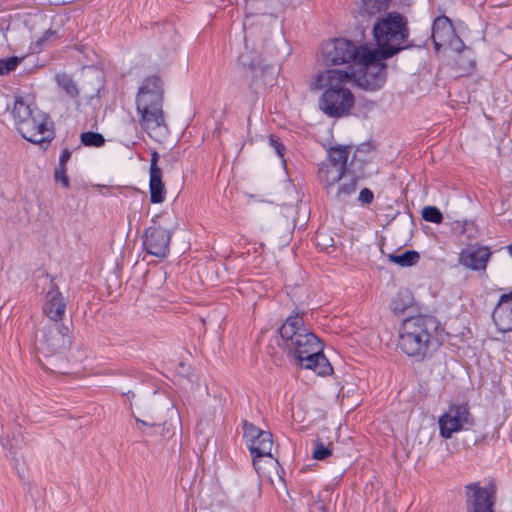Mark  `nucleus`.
Returning a JSON list of instances; mask_svg holds the SVG:
<instances>
[{
	"label": "nucleus",
	"instance_id": "obj_37",
	"mask_svg": "<svg viewBox=\"0 0 512 512\" xmlns=\"http://www.w3.org/2000/svg\"><path fill=\"white\" fill-rule=\"evenodd\" d=\"M56 36V33L54 31H51V30H47L42 37H40L37 41H36V46L37 48H42V46L49 40L55 38Z\"/></svg>",
	"mask_w": 512,
	"mask_h": 512
},
{
	"label": "nucleus",
	"instance_id": "obj_9",
	"mask_svg": "<svg viewBox=\"0 0 512 512\" xmlns=\"http://www.w3.org/2000/svg\"><path fill=\"white\" fill-rule=\"evenodd\" d=\"M467 509L469 512H494L497 485L493 478L482 486L472 482L464 487Z\"/></svg>",
	"mask_w": 512,
	"mask_h": 512
},
{
	"label": "nucleus",
	"instance_id": "obj_11",
	"mask_svg": "<svg viewBox=\"0 0 512 512\" xmlns=\"http://www.w3.org/2000/svg\"><path fill=\"white\" fill-rule=\"evenodd\" d=\"M362 46L357 47L352 41L338 38L327 41L321 46L320 60L325 65H342L358 61Z\"/></svg>",
	"mask_w": 512,
	"mask_h": 512
},
{
	"label": "nucleus",
	"instance_id": "obj_31",
	"mask_svg": "<svg viewBox=\"0 0 512 512\" xmlns=\"http://www.w3.org/2000/svg\"><path fill=\"white\" fill-rule=\"evenodd\" d=\"M331 455V450L327 448L323 443L317 442L313 450L312 456L316 460H324Z\"/></svg>",
	"mask_w": 512,
	"mask_h": 512
},
{
	"label": "nucleus",
	"instance_id": "obj_16",
	"mask_svg": "<svg viewBox=\"0 0 512 512\" xmlns=\"http://www.w3.org/2000/svg\"><path fill=\"white\" fill-rule=\"evenodd\" d=\"M144 246L155 257L165 258L169 253L171 233L160 226L148 227L144 232Z\"/></svg>",
	"mask_w": 512,
	"mask_h": 512
},
{
	"label": "nucleus",
	"instance_id": "obj_7",
	"mask_svg": "<svg viewBox=\"0 0 512 512\" xmlns=\"http://www.w3.org/2000/svg\"><path fill=\"white\" fill-rule=\"evenodd\" d=\"M244 436L253 458L254 467L263 468L262 462L269 464L271 467L278 465V460L271 454L273 447L271 432L261 430L255 425L245 422Z\"/></svg>",
	"mask_w": 512,
	"mask_h": 512
},
{
	"label": "nucleus",
	"instance_id": "obj_23",
	"mask_svg": "<svg viewBox=\"0 0 512 512\" xmlns=\"http://www.w3.org/2000/svg\"><path fill=\"white\" fill-rule=\"evenodd\" d=\"M458 53V57L455 60V63L459 69V71L464 74L472 71L475 67V55L474 52L464 45L460 51H455Z\"/></svg>",
	"mask_w": 512,
	"mask_h": 512
},
{
	"label": "nucleus",
	"instance_id": "obj_5",
	"mask_svg": "<svg viewBox=\"0 0 512 512\" xmlns=\"http://www.w3.org/2000/svg\"><path fill=\"white\" fill-rule=\"evenodd\" d=\"M373 33L378 51H382L384 58H389L403 48V43L408 36L406 21L398 13H389L379 19L373 27Z\"/></svg>",
	"mask_w": 512,
	"mask_h": 512
},
{
	"label": "nucleus",
	"instance_id": "obj_18",
	"mask_svg": "<svg viewBox=\"0 0 512 512\" xmlns=\"http://www.w3.org/2000/svg\"><path fill=\"white\" fill-rule=\"evenodd\" d=\"M491 256L489 248L478 244L469 245L459 254V263L471 270H485Z\"/></svg>",
	"mask_w": 512,
	"mask_h": 512
},
{
	"label": "nucleus",
	"instance_id": "obj_44",
	"mask_svg": "<svg viewBox=\"0 0 512 512\" xmlns=\"http://www.w3.org/2000/svg\"><path fill=\"white\" fill-rule=\"evenodd\" d=\"M507 250H508V253L510 254V256L512 257V244L507 246Z\"/></svg>",
	"mask_w": 512,
	"mask_h": 512
},
{
	"label": "nucleus",
	"instance_id": "obj_17",
	"mask_svg": "<svg viewBox=\"0 0 512 512\" xmlns=\"http://www.w3.org/2000/svg\"><path fill=\"white\" fill-rule=\"evenodd\" d=\"M67 301L55 284H51L45 294L43 313L55 323L61 322L65 316Z\"/></svg>",
	"mask_w": 512,
	"mask_h": 512
},
{
	"label": "nucleus",
	"instance_id": "obj_38",
	"mask_svg": "<svg viewBox=\"0 0 512 512\" xmlns=\"http://www.w3.org/2000/svg\"><path fill=\"white\" fill-rule=\"evenodd\" d=\"M373 200V193L368 188H364L359 193V201L364 204H369Z\"/></svg>",
	"mask_w": 512,
	"mask_h": 512
},
{
	"label": "nucleus",
	"instance_id": "obj_26",
	"mask_svg": "<svg viewBox=\"0 0 512 512\" xmlns=\"http://www.w3.org/2000/svg\"><path fill=\"white\" fill-rule=\"evenodd\" d=\"M420 259V255L416 251H405L400 255L390 254L389 260L401 267H410L415 265Z\"/></svg>",
	"mask_w": 512,
	"mask_h": 512
},
{
	"label": "nucleus",
	"instance_id": "obj_22",
	"mask_svg": "<svg viewBox=\"0 0 512 512\" xmlns=\"http://www.w3.org/2000/svg\"><path fill=\"white\" fill-rule=\"evenodd\" d=\"M390 0H359L358 12L361 16H373L388 7Z\"/></svg>",
	"mask_w": 512,
	"mask_h": 512
},
{
	"label": "nucleus",
	"instance_id": "obj_14",
	"mask_svg": "<svg viewBox=\"0 0 512 512\" xmlns=\"http://www.w3.org/2000/svg\"><path fill=\"white\" fill-rule=\"evenodd\" d=\"M353 74L342 69H325L317 73L310 84L313 91H340L349 90L347 84Z\"/></svg>",
	"mask_w": 512,
	"mask_h": 512
},
{
	"label": "nucleus",
	"instance_id": "obj_10",
	"mask_svg": "<svg viewBox=\"0 0 512 512\" xmlns=\"http://www.w3.org/2000/svg\"><path fill=\"white\" fill-rule=\"evenodd\" d=\"M474 423L467 403L451 404L439 417V434L444 439H450L454 433L468 429Z\"/></svg>",
	"mask_w": 512,
	"mask_h": 512
},
{
	"label": "nucleus",
	"instance_id": "obj_35",
	"mask_svg": "<svg viewBox=\"0 0 512 512\" xmlns=\"http://www.w3.org/2000/svg\"><path fill=\"white\" fill-rule=\"evenodd\" d=\"M269 143L273 147V149L275 150L276 154L281 159H283V157H284V149H285L284 146L274 137H270Z\"/></svg>",
	"mask_w": 512,
	"mask_h": 512
},
{
	"label": "nucleus",
	"instance_id": "obj_21",
	"mask_svg": "<svg viewBox=\"0 0 512 512\" xmlns=\"http://www.w3.org/2000/svg\"><path fill=\"white\" fill-rule=\"evenodd\" d=\"M150 201L153 204L164 202L166 190L162 182V173L149 174Z\"/></svg>",
	"mask_w": 512,
	"mask_h": 512
},
{
	"label": "nucleus",
	"instance_id": "obj_19",
	"mask_svg": "<svg viewBox=\"0 0 512 512\" xmlns=\"http://www.w3.org/2000/svg\"><path fill=\"white\" fill-rule=\"evenodd\" d=\"M492 318L500 332L512 331V291L500 297Z\"/></svg>",
	"mask_w": 512,
	"mask_h": 512
},
{
	"label": "nucleus",
	"instance_id": "obj_15",
	"mask_svg": "<svg viewBox=\"0 0 512 512\" xmlns=\"http://www.w3.org/2000/svg\"><path fill=\"white\" fill-rule=\"evenodd\" d=\"M42 337L39 340V349L47 355L59 352L70 344L67 326L58 323H51L42 329Z\"/></svg>",
	"mask_w": 512,
	"mask_h": 512
},
{
	"label": "nucleus",
	"instance_id": "obj_4",
	"mask_svg": "<svg viewBox=\"0 0 512 512\" xmlns=\"http://www.w3.org/2000/svg\"><path fill=\"white\" fill-rule=\"evenodd\" d=\"M436 327V322L431 317L407 318L399 329V348L409 357L424 359L436 343L433 336Z\"/></svg>",
	"mask_w": 512,
	"mask_h": 512
},
{
	"label": "nucleus",
	"instance_id": "obj_27",
	"mask_svg": "<svg viewBox=\"0 0 512 512\" xmlns=\"http://www.w3.org/2000/svg\"><path fill=\"white\" fill-rule=\"evenodd\" d=\"M80 139H81V143L84 146H89V147H101L105 143V139L102 134L92 132V131H87V132L81 133Z\"/></svg>",
	"mask_w": 512,
	"mask_h": 512
},
{
	"label": "nucleus",
	"instance_id": "obj_34",
	"mask_svg": "<svg viewBox=\"0 0 512 512\" xmlns=\"http://www.w3.org/2000/svg\"><path fill=\"white\" fill-rule=\"evenodd\" d=\"M158 159H159V155L156 151H154L151 154L149 174L162 173L161 169L157 165Z\"/></svg>",
	"mask_w": 512,
	"mask_h": 512
},
{
	"label": "nucleus",
	"instance_id": "obj_36",
	"mask_svg": "<svg viewBox=\"0 0 512 512\" xmlns=\"http://www.w3.org/2000/svg\"><path fill=\"white\" fill-rule=\"evenodd\" d=\"M269 143L273 147V149L275 150L276 154L281 159H283V157H284V149H285L284 146L274 137H270Z\"/></svg>",
	"mask_w": 512,
	"mask_h": 512
},
{
	"label": "nucleus",
	"instance_id": "obj_3",
	"mask_svg": "<svg viewBox=\"0 0 512 512\" xmlns=\"http://www.w3.org/2000/svg\"><path fill=\"white\" fill-rule=\"evenodd\" d=\"M12 116L17 131L34 144L49 142L53 138V123L48 114L37 108L30 95L15 96Z\"/></svg>",
	"mask_w": 512,
	"mask_h": 512
},
{
	"label": "nucleus",
	"instance_id": "obj_41",
	"mask_svg": "<svg viewBox=\"0 0 512 512\" xmlns=\"http://www.w3.org/2000/svg\"><path fill=\"white\" fill-rule=\"evenodd\" d=\"M239 63L243 67L254 68V66H255L254 62L252 60H250L249 57H247L245 55L240 56Z\"/></svg>",
	"mask_w": 512,
	"mask_h": 512
},
{
	"label": "nucleus",
	"instance_id": "obj_24",
	"mask_svg": "<svg viewBox=\"0 0 512 512\" xmlns=\"http://www.w3.org/2000/svg\"><path fill=\"white\" fill-rule=\"evenodd\" d=\"M58 87L71 99L79 96V90L73 79L67 74H58L56 76Z\"/></svg>",
	"mask_w": 512,
	"mask_h": 512
},
{
	"label": "nucleus",
	"instance_id": "obj_28",
	"mask_svg": "<svg viewBox=\"0 0 512 512\" xmlns=\"http://www.w3.org/2000/svg\"><path fill=\"white\" fill-rule=\"evenodd\" d=\"M422 217L425 221L440 224L443 220L441 211L435 206H426L422 210Z\"/></svg>",
	"mask_w": 512,
	"mask_h": 512
},
{
	"label": "nucleus",
	"instance_id": "obj_20",
	"mask_svg": "<svg viewBox=\"0 0 512 512\" xmlns=\"http://www.w3.org/2000/svg\"><path fill=\"white\" fill-rule=\"evenodd\" d=\"M362 176V172L357 171L356 169H353L352 174L346 172L342 177L343 182L339 185L337 189L336 198L342 200L353 194L357 189L358 178Z\"/></svg>",
	"mask_w": 512,
	"mask_h": 512
},
{
	"label": "nucleus",
	"instance_id": "obj_33",
	"mask_svg": "<svg viewBox=\"0 0 512 512\" xmlns=\"http://www.w3.org/2000/svg\"><path fill=\"white\" fill-rule=\"evenodd\" d=\"M278 466H279V464L276 467H271L269 464H265L264 462H262L263 468H260V469H258L257 467H254V468L259 476L271 478L272 471H275L276 473H278Z\"/></svg>",
	"mask_w": 512,
	"mask_h": 512
},
{
	"label": "nucleus",
	"instance_id": "obj_13",
	"mask_svg": "<svg viewBox=\"0 0 512 512\" xmlns=\"http://www.w3.org/2000/svg\"><path fill=\"white\" fill-rule=\"evenodd\" d=\"M431 37L436 51L441 48L460 51L464 48L463 41L456 35L452 22L447 16L441 15L434 20Z\"/></svg>",
	"mask_w": 512,
	"mask_h": 512
},
{
	"label": "nucleus",
	"instance_id": "obj_6",
	"mask_svg": "<svg viewBox=\"0 0 512 512\" xmlns=\"http://www.w3.org/2000/svg\"><path fill=\"white\" fill-rule=\"evenodd\" d=\"M383 52L372 49L366 45L362 46L360 57L356 64L361 66L357 75L359 85L366 89L375 90L382 87L385 82L386 66L382 63Z\"/></svg>",
	"mask_w": 512,
	"mask_h": 512
},
{
	"label": "nucleus",
	"instance_id": "obj_2",
	"mask_svg": "<svg viewBox=\"0 0 512 512\" xmlns=\"http://www.w3.org/2000/svg\"><path fill=\"white\" fill-rule=\"evenodd\" d=\"M164 105V83L159 76H148L135 95V109L142 130L157 139L167 131Z\"/></svg>",
	"mask_w": 512,
	"mask_h": 512
},
{
	"label": "nucleus",
	"instance_id": "obj_43",
	"mask_svg": "<svg viewBox=\"0 0 512 512\" xmlns=\"http://www.w3.org/2000/svg\"><path fill=\"white\" fill-rule=\"evenodd\" d=\"M135 420H136L138 423H140V424H142V425H144V426H150V427L154 426V423H148V422H146V421H144V420H142V419H140V418H138V417H135Z\"/></svg>",
	"mask_w": 512,
	"mask_h": 512
},
{
	"label": "nucleus",
	"instance_id": "obj_1",
	"mask_svg": "<svg viewBox=\"0 0 512 512\" xmlns=\"http://www.w3.org/2000/svg\"><path fill=\"white\" fill-rule=\"evenodd\" d=\"M284 349L301 368L314 371L319 376H327L333 368L323 354V344L319 338L308 331L298 314L290 315L279 330Z\"/></svg>",
	"mask_w": 512,
	"mask_h": 512
},
{
	"label": "nucleus",
	"instance_id": "obj_8",
	"mask_svg": "<svg viewBox=\"0 0 512 512\" xmlns=\"http://www.w3.org/2000/svg\"><path fill=\"white\" fill-rule=\"evenodd\" d=\"M352 150L353 147L347 145H335L327 149V160L320 163L318 168V179L326 189L342 179Z\"/></svg>",
	"mask_w": 512,
	"mask_h": 512
},
{
	"label": "nucleus",
	"instance_id": "obj_40",
	"mask_svg": "<svg viewBox=\"0 0 512 512\" xmlns=\"http://www.w3.org/2000/svg\"><path fill=\"white\" fill-rule=\"evenodd\" d=\"M457 225L460 228V233L465 234L470 227H474V222L470 220H464L462 222H457Z\"/></svg>",
	"mask_w": 512,
	"mask_h": 512
},
{
	"label": "nucleus",
	"instance_id": "obj_30",
	"mask_svg": "<svg viewBox=\"0 0 512 512\" xmlns=\"http://www.w3.org/2000/svg\"><path fill=\"white\" fill-rule=\"evenodd\" d=\"M54 179L56 182L61 183V185L64 188L69 187L70 183H69V178L67 176L66 166L58 165V167L55 169V172H54Z\"/></svg>",
	"mask_w": 512,
	"mask_h": 512
},
{
	"label": "nucleus",
	"instance_id": "obj_25",
	"mask_svg": "<svg viewBox=\"0 0 512 512\" xmlns=\"http://www.w3.org/2000/svg\"><path fill=\"white\" fill-rule=\"evenodd\" d=\"M412 295L408 290L399 291L391 302V309L396 314H402L412 304Z\"/></svg>",
	"mask_w": 512,
	"mask_h": 512
},
{
	"label": "nucleus",
	"instance_id": "obj_42",
	"mask_svg": "<svg viewBox=\"0 0 512 512\" xmlns=\"http://www.w3.org/2000/svg\"><path fill=\"white\" fill-rule=\"evenodd\" d=\"M363 152V149L362 148H357L355 153H354V156H353V159L351 161V165L354 166L356 161L358 160V157L359 155Z\"/></svg>",
	"mask_w": 512,
	"mask_h": 512
},
{
	"label": "nucleus",
	"instance_id": "obj_39",
	"mask_svg": "<svg viewBox=\"0 0 512 512\" xmlns=\"http://www.w3.org/2000/svg\"><path fill=\"white\" fill-rule=\"evenodd\" d=\"M71 157V151L68 148H65L61 151V154L59 156V165L60 166H66L67 162L69 161Z\"/></svg>",
	"mask_w": 512,
	"mask_h": 512
},
{
	"label": "nucleus",
	"instance_id": "obj_32",
	"mask_svg": "<svg viewBox=\"0 0 512 512\" xmlns=\"http://www.w3.org/2000/svg\"><path fill=\"white\" fill-rule=\"evenodd\" d=\"M502 47L504 50V54L511 57L512 56V28L507 29L502 34Z\"/></svg>",
	"mask_w": 512,
	"mask_h": 512
},
{
	"label": "nucleus",
	"instance_id": "obj_12",
	"mask_svg": "<svg viewBox=\"0 0 512 512\" xmlns=\"http://www.w3.org/2000/svg\"><path fill=\"white\" fill-rule=\"evenodd\" d=\"M354 95L349 90L325 91L319 100V109L328 117L341 118L347 116L354 106Z\"/></svg>",
	"mask_w": 512,
	"mask_h": 512
},
{
	"label": "nucleus",
	"instance_id": "obj_29",
	"mask_svg": "<svg viewBox=\"0 0 512 512\" xmlns=\"http://www.w3.org/2000/svg\"><path fill=\"white\" fill-rule=\"evenodd\" d=\"M21 58L11 56L5 59H0V75H7L14 71L19 65Z\"/></svg>",
	"mask_w": 512,
	"mask_h": 512
}]
</instances>
